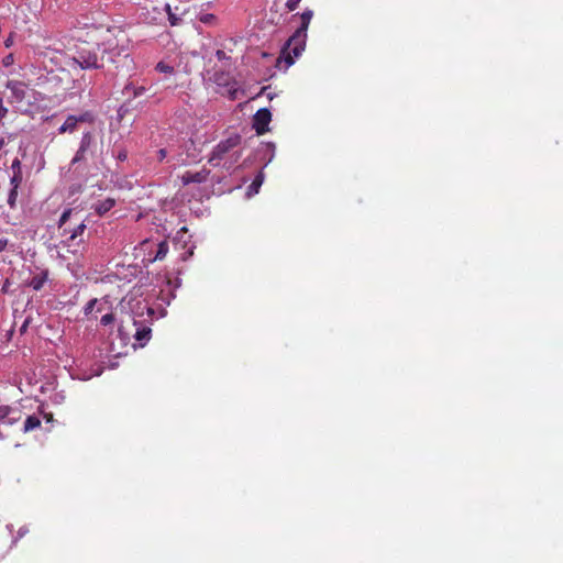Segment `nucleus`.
<instances>
[{"instance_id":"nucleus-1","label":"nucleus","mask_w":563,"mask_h":563,"mask_svg":"<svg viewBox=\"0 0 563 563\" xmlns=\"http://www.w3.org/2000/svg\"><path fill=\"white\" fill-rule=\"evenodd\" d=\"M121 37L113 35L110 31L101 43L90 45L85 43L77 47L75 55L70 58L69 66H78L80 69H100L104 62L115 63V58L125 53L124 43L128 42L123 32Z\"/></svg>"},{"instance_id":"nucleus-2","label":"nucleus","mask_w":563,"mask_h":563,"mask_svg":"<svg viewBox=\"0 0 563 563\" xmlns=\"http://www.w3.org/2000/svg\"><path fill=\"white\" fill-rule=\"evenodd\" d=\"M313 16V11L310 9H306L300 14L301 24L298 30L294 33V35L287 42V48L291 51L295 57H298L305 48L306 38H307V30L310 24V21Z\"/></svg>"},{"instance_id":"nucleus-3","label":"nucleus","mask_w":563,"mask_h":563,"mask_svg":"<svg viewBox=\"0 0 563 563\" xmlns=\"http://www.w3.org/2000/svg\"><path fill=\"white\" fill-rule=\"evenodd\" d=\"M96 150H97L96 135L90 131L85 132L81 136L79 147L70 162V165L75 166L77 164L86 163L88 159V156H90V157L95 156Z\"/></svg>"},{"instance_id":"nucleus-4","label":"nucleus","mask_w":563,"mask_h":563,"mask_svg":"<svg viewBox=\"0 0 563 563\" xmlns=\"http://www.w3.org/2000/svg\"><path fill=\"white\" fill-rule=\"evenodd\" d=\"M7 88L11 92V96L9 97L10 102H26L29 104L32 102L34 90L25 82L20 80H9L7 82Z\"/></svg>"},{"instance_id":"nucleus-5","label":"nucleus","mask_w":563,"mask_h":563,"mask_svg":"<svg viewBox=\"0 0 563 563\" xmlns=\"http://www.w3.org/2000/svg\"><path fill=\"white\" fill-rule=\"evenodd\" d=\"M211 80L218 87L225 88L227 93L231 100H235L238 98L239 89L236 88V82L233 80L230 73L223 70L214 71Z\"/></svg>"},{"instance_id":"nucleus-6","label":"nucleus","mask_w":563,"mask_h":563,"mask_svg":"<svg viewBox=\"0 0 563 563\" xmlns=\"http://www.w3.org/2000/svg\"><path fill=\"white\" fill-rule=\"evenodd\" d=\"M93 120L95 117L89 111H86L79 115H68L65 122L59 126L58 132L60 134L74 133L78 130L79 123H92Z\"/></svg>"},{"instance_id":"nucleus-7","label":"nucleus","mask_w":563,"mask_h":563,"mask_svg":"<svg viewBox=\"0 0 563 563\" xmlns=\"http://www.w3.org/2000/svg\"><path fill=\"white\" fill-rule=\"evenodd\" d=\"M241 142V137L239 135L230 136L224 141H221L212 151V155L210 161L213 162L216 159L221 161L224 155L236 147Z\"/></svg>"},{"instance_id":"nucleus-8","label":"nucleus","mask_w":563,"mask_h":563,"mask_svg":"<svg viewBox=\"0 0 563 563\" xmlns=\"http://www.w3.org/2000/svg\"><path fill=\"white\" fill-rule=\"evenodd\" d=\"M23 417V412L18 406H0V423L13 426Z\"/></svg>"},{"instance_id":"nucleus-9","label":"nucleus","mask_w":563,"mask_h":563,"mask_svg":"<svg viewBox=\"0 0 563 563\" xmlns=\"http://www.w3.org/2000/svg\"><path fill=\"white\" fill-rule=\"evenodd\" d=\"M272 121V113L268 109L262 108L253 117V129L257 135L268 132V124Z\"/></svg>"},{"instance_id":"nucleus-10","label":"nucleus","mask_w":563,"mask_h":563,"mask_svg":"<svg viewBox=\"0 0 563 563\" xmlns=\"http://www.w3.org/2000/svg\"><path fill=\"white\" fill-rule=\"evenodd\" d=\"M209 174L210 172L208 169H201L199 172L187 170L181 176V181L184 185L201 184L207 180Z\"/></svg>"},{"instance_id":"nucleus-11","label":"nucleus","mask_w":563,"mask_h":563,"mask_svg":"<svg viewBox=\"0 0 563 563\" xmlns=\"http://www.w3.org/2000/svg\"><path fill=\"white\" fill-rule=\"evenodd\" d=\"M71 214H73V209L68 208L62 213V216L59 218L58 229L62 231V233H60L62 236H66V235L68 236L71 233L73 228L70 225H68V221H69Z\"/></svg>"},{"instance_id":"nucleus-12","label":"nucleus","mask_w":563,"mask_h":563,"mask_svg":"<svg viewBox=\"0 0 563 563\" xmlns=\"http://www.w3.org/2000/svg\"><path fill=\"white\" fill-rule=\"evenodd\" d=\"M114 206H115V200L113 198H107L103 201H99V202L95 203L92 206V209L99 217H102L108 211H110Z\"/></svg>"},{"instance_id":"nucleus-13","label":"nucleus","mask_w":563,"mask_h":563,"mask_svg":"<svg viewBox=\"0 0 563 563\" xmlns=\"http://www.w3.org/2000/svg\"><path fill=\"white\" fill-rule=\"evenodd\" d=\"M42 420L40 415H30L25 418L23 422V432L27 433L34 431L41 427Z\"/></svg>"},{"instance_id":"nucleus-14","label":"nucleus","mask_w":563,"mask_h":563,"mask_svg":"<svg viewBox=\"0 0 563 563\" xmlns=\"http://www.w3.org/2000/svg\"><path fill=\"white\" fill-rule=\"evenodd\" d=\"M86 228L87 227L84 221L73 227L70 235H68L67 239L64 241L65 245L71 246L73 242H75L77 238L84 234Z\"/></svg>"},{"instance_id":"nucleus-15","label":"nucleus","mask_w":563,"mask_h":563,"mask_svg":"<svg viewBox=\"0 0 563 563\" xmlns=\"http://www.w3.org/2000/svg\"><path fill=\"white\" fill-rule=\"evenodd\" d=\"M48 277L47 271H44L35 276L32 277V279L29 282V286L32 287L34 290H41L46 283Z\"/></svg>"},{"instance_id":"nucleus-16","label":"nucleus","mask_w":563,"mask_h":563,"mask_svg":"<svg viewBox=\"0 0 563 563\" xmlns=\"http://www.w3.org/2000/svg\"><path fill=\"white\" fill-rule=\"evenodd\" d=\"M164 10L166 11L167 13V16H168V21L170 23L172 26H176V25H179L180 22H181V18H180V14L178 13V7L175 8V11L172 9L170 4L168 3H165L164 4Z\"/></svg>"},{"instance_id":"nucleus-17","label":"nucleus","mask_w":563,"mask_h":563,"mask_svg":"<svg viewBox=\"0 0 563 563\" xmlns=\"http://www.w3.org/2000/svg\"><path fill=\"white\" fill-rule=\"evenodd\" d=\"M146 88L144 86H134L133 84H129L124 87L123 92L128 96H132L133 98H139L144 95Z\"/></svg>"},{"instance_id":"nucleus-18","label":"nucleus","mask_w":563,"mask_h":563,"mask_svg":"<svg viewBox=\"0 0 563 563\" xmlns=\"http://www.w3.org/2000/svg\"><path fill=\"white\" fill-rule=\"evenodd\" d=\"M134 338L143 345L144 342L148 341L151 338V329L147 327L137 328Z\"/></svg>"},{"instance_id":"nucleus-19","label":"nucleus","mask_w":563,"mask_h":563,"mask_svg":"<svg viewBox=\"0 0 563 563\" xmlns=\"http://www.w3.org/2000/svg\"><path fill=\"white\" fill-rule=\"evenodd\" d=\"M168 250H169V246L166 241L159 242L157 245V251H156L154 261H163L166 257Z\"/></svg>"},{"instance_id":"nucleus-20","label":"nucleus","mask_w":563,"mask_h":563,"mask_svg":"<svg viewBox=\"0 0 563 563\" xmlns=\"http://www.w3.org/2000/svg\"><path fill=\"white\" fill-rule=\"evenodd\" d=\"M22 170H15V173L10 178L11 188H19L22 183Z\"/></svg>"},{"instance_id":"nucleus-21","label":"nucleus","mask_w":563,"mask_h":563,"mask_svg":"<svg viewBox=\"0 0 563 563\" xmlns=\"http://www.w3.org/2000/svg\"><path fill=\"white\" fill-rule=\"evenodd\" d=\"M263 180H264V175L263 173H258V175L254 178L253 183L251 184V186L249 187V190L250 191H254V192H257L258 191V188L262 186L263 184Z\"/></svg>"},{"instance_id":"nucleus-22","label":"nucleus","mask_w":563,"mask_h":563,"mask_svg":"<svg viewBox=\"0 0 563 563\" xmlns=\"http://www.w3.org/2000/svg\"><path fill=\"white\" fill-rule=\"evenodd\" d=\"M18 188H11L8 195V205L11 209L16 207Z\"/></svg>"},{"instance_id":"nucleus-23","label":"nucleus","mask_w":563,"mask_h":563,"mask_svg":"<svg viewBox=\"0 0 563 563\" xmlns=\"http://www.w3.org/2000/svg\"><path fill=\"white\" fill-rule=\"evenodd\" d=\"M155 69L163 74H173L174 73V67L164 62L157 63Z\"/></svg>"},{"instance_id":"nucleus-24","label":"nucleus","mask_w":563,"mask_h":563,"mask_svg":"<svg viewBox=\"0 0 563 563\" xmlns=\"http://www.w3.org/2000/svg\"><path fill=\"white\" fill-rule=\"evenodd\" d=\"M216 15L212 13H203L199 15V21L203 24H212L216 21Z\"/></svg>"},{"instance_id":"nucleus-25","label":"nucleus","mask_w":563,"mask_h":563,"mask_svg":"<svg viewBox=\"0 0 563 563\" xmlns=\"http://www.w3.org/2000/svg\"><path fill=\"white\" fill-rule=\"evenodd\" d=\"M114 321V314L112 312L106 313L101 317L100 322L102 325H108Z\"/></svg>"},{"instance_id":"nucleus-26","label":"nucleus","mask_w":563,"mask_h":563,"mask_svg":"<svg viewBox=\"0 0 563 563\" xmlns=\"http://www.w3.org/2000/svg\"><path fill=\"white\" fill-rule=\"evenodd\" d=\"M97 303V299L89 300L86 306L84 307V312L86 316L90 314Z\"/></svg>"},{"instance_id":"nucleus-27","label":"nucleus","mask_w":563,"mask_h":563,"mask_svg":"<svg viewBox=\"0 0 563 563\" xmlns=\"http://www.w3.org/2000/svg\"><path fill=\"white\" fill-rule=\"evenodd\" d=\"M300 1H301V0H288V1L286 2V8H287V10H288L289 12L295 11V10L298 8V5H299Z\"/></svg>"},{"instance_id":"nucleus-28","label":"nucleus","mask_w":563,"mask_h":563,"mask_svg":"<svg viewBox=\"0 0 563 563\" xmlns=\"http://www.w3.org/2000/svg\"><path fill=\"white\" fill-rule=\"evenodd\" d=\"M30 322H31V318H29V317L25 318V320L23 321V323H22V325L20 327V330H19L21 334L26 332Z\"/></svg>"},{"instance_id":"nucleus-29","label":"nucleus","mask_w":563,"mask_h":563,"mask_svg":"<svg viewBox=\"0 0 563 563\" xmlns=\"http://www.w3.org/2000/svg\"><path fill=\"white\" fill-rule=\"evenodd\" d=\"M216 56H217V58H218L219 60H224V59H228V58H229V57H228V55H227V53H225L224 51H222V49H218V51L216 52Z\"/></svg>"},{"instance_id":"nucleus-30","label":"nucleus","mask_w":563,"mask_h":563,"mask_svg":"<svg viewBox=\"0 0 563 563\" xmlns=\"http://www.w3.org/2000/svg\"><path fill=\"white\" fill-rule=\"evenodd\" d=\"M11 169H12L13 174L15 173V170H21V162L18 158H15L12 162Z\"/></svg>"},{"instance_id":"nucleus-31","label":"nucleus","mask_w":563,"mask_h":563,"mask_svg":"<svg viewBox=\"0 0 563 563\" xmlns=\"http://www.w3.org/2000/svg\"><path fill=\"white\" fill-rule=\"evenodd\" d=\"M14 41V33H10L7 40L4 41L5 47H11Z\"/></svg>"},{"instance_id":"nucleus-32","label":"nucleus","mask_w":563,"mask_h":563,"mask_svg":"<svg viewBox=\"0 0 563 563\" xmlns=\"http://www.w3.org/2000/svg\"><path fill=\"white\" fill-rule=\"evenodd\" d=\"M7 113H8V109L3 106V100L0 97V119L4 118Z\"/></svg>"},{"instance_id":"nucleus-33","label":"nucleus","mask_w":563,"mask_h":563,"mask_svg":"<svg viewBox=\"0 0 563 563\" xmlns=\"http://www.w3.org/2000/svg\"><path fill=\"white\" fill-rule=\"evenodd\" d=\"M166 156H167V152L165 148H161L159 151H157V159L159 162L164 161Z\"/></svg>"},{"instance_id":"nucleus-34","label":"nucleus","mask_w":563,"mask_h":563,"mask_svg":"<svg viewBox=\"0 0 563 563\" xmlns=\"http://www.w3.org/2000/svg\"><path fill=\"white\" fill-rule=\"evenodd\" d=\"M2 63L4 66H10L13 63V55L9 54L8 56H5Z\"/></svg>"},{"instance_id":"nucleus-35","label":"nucleus","mask_w":563,"mask_h":563,"mask_svg":"<svg viewBox=\"0 0 563 563\" xmlns=\"http://www.w3.org/2000/svg\"><path fill=\"white\" fill-rule=\"evenodd\" d=\"M117 157H118V159H119V161H121V162L125 161V159H126V157H128V153H126V151H125V150L120 151Z\"/></svg>"},{"instance_id":"nucleus-36","label":"nucleus","mask_w":563,"mask_h":563,"mask_svg":"<svg viewBox=\"0 0 563 563\" xmlns=\"http://www.w3.org/2000/svg\"><path fill=\"white\" fill-rule=\"evenodd\" d=\"M285 62H286V65L287 66H290L294 64V57L290 55V53H288L286 56H285Z\"/></svg>"},{"instance_id":"nucleus-37","label":"nucleus","mask_w":563,"mask_h":563,"mask_svg":"<svg viewBox=\"0 0 563 563\" xmlns=\"http://www.w3.org/2000/svg\"><path fill=\"white\" fill-rule=\"evenodd\" d=\"M8 246V240L7 239H0V252L4 251Z\"/></svg>"},{"instance_id":"nucleus-38","label":"nucleus","mask_w":563,"mask_h":563,"mask_svg":"<svg viewBox=\"0 0 563 563\" xmlns=\"http://www.w3.org/2000/svg\"><path fill=\"white\" fill-rule=\"evenodd\" d=\"M9 286H10V280H9V279H5V280H4V284H3V286H2V289H1V290H2V292H8V290H9Z\"/></svg>"},{"instance_id":"nucleus-39","label":"nucleus","mask_w":563,"mask_h":563,"mask_svg":"<svg viewBox=\"0 0 563 563\" xmlns=\"http://www.w3.org/2000/svg\"><path fill=\"white\" fill-rule=\"evenodd\" d=\"M44 418H46V420H47V421H51V420H52V415H51V413H49V415H46V413H45V415H44Z\"/></svg>"}]
</instances>
